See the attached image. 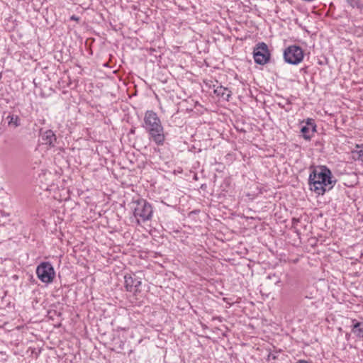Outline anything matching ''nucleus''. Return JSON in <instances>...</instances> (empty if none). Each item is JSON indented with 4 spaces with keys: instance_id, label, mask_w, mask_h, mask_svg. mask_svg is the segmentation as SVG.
Segmentation results:
<instances>
[{
    "instance_id": "12",
    "label": "nucleus",
    "mask_w": 363,
    "mask_h": 363,
    "mask_svg": "<svg viewBox=\"0 0 363 363\" xmlns=\"http://www.w3.org/2000/svg\"><path fill=\"white\" fill-rule=\"evenodd\" d=\"M352 158L363 162V144L357 145L356 149L352 152Z\"/></svg>"
},
{
    "instance_id": "7",
    "label": "nucleus",
    "mask_w": 363,
    "mask_h": 363,
    "mask_svg": "<svg viewBox=\"0 0 363 363\" xmlns=\"http://www.w3.org/2000/svg\"><path fill=\"white\" fill-rule=\"evenodd\" d=\"M316 127L314 120L312 118H307L306 121H303L301 123L300 131L303 138L306 140H310L314 133L316 132Z\"/></svg>"
},
{
    "instance_id": "10",
    "label": "nucleus",
    "mask_w": 363,
    "mask_h": 363,
    "mask_svg": "<svg viewBox=\"0 0 363 363\" xmlns=\"http://www.w3.org/2000/svg\"><path fill=\"white\" fill-rule=\"evenodd\" d=\"M214 93L218 96L223 98L224 100L229 101V99L231 96V91L228 88H225L223 86H218L215 90Z\"/></svg>"
},
{
    "instance_id": "15",
    "label": "nucleus",
    "mask_w": 363,
    "mask_h": 363,
    "mask_svg": "<svg viewBox=\"0 0 363 363\" xmlns=\"http://www.w3.org/2000/svg\"><path fill=\"white\" fill-rule=\"evenodd\" d=\"M300 220L298 218H292V226L295 227L299 223Z\"/></svg>"
},
{
    "instance_id": "8",
    "label": "nucleus",
    "mask_w": 363,
    "mask_h": 363,
    "mask_svg": "<svg viewBox=\"0 0 363 363\" xmlns=\"http://www.w3.org/2000/svg\"><path fill=\"white\" fill-rule=\"evenodd\" d=\"M125 287L128 291L137 293L140 291L141 279L135 274H126L124 277Z\"/></svg>"
},
{
    "instance_id": "14",
    "label": "nucleus",
    "mask_w": 363,
    "mask_h": 363,
    "mask_svg": "<svg viewBox=\"0 0 363 363\" xmlns=\"http://www.w3.org/2000/svg\"><path fill=\"white\" fill-rule=\"evenodd\" d=\"M347 2L352 8H357L359 10L363 9V4L360 0H347Z\"/></svg>"
},
{
    "instance_id": "5",
    "label": "nucleus",
    "mask_w": 363,
    "mask_h": 363,
    "mask_svg": "<svg viewBox=\"0 0 363 363\" xmlns=\"http://www.w3.org/2000/svg\"><path fill=\"white\" fill-rule=\"evenodd\" d=\"M36 274L38 279L43 283L50 284L52 282L55 272L52 265L49 262L40 263L36 269Z\"/></svg>"
},
{
    "instance_id": "13",
    "label": "nucleus",
    "mask_w": 363,
    "mask_h": 363,
    "mask_svg": "<svg viewBox=\"0 0 363 363\" xmlns=\"http://www.w3.org/2000/svg\"><path fill=\"white\" fill-rule=\"evenodd\" d=\"M8 124L9 126L17 128L21 125L20 118L16 115L9 114L7 116Z\"/></svg>"
},
{
    "instance_id": "2",
    "label": "nucleus",
    "mask_w": 363,
    "mask_h": 363,
    "mask_svg": "<svg viewBox=\"0 0 363 363\" xmlns=\"http://www.w3.org/2000/svg\"><path fill=\"white\" fill-rule=\"evenodd\" d=\"M143 127L149 134L150 140H153L157 145L164 144L165 140L164 128L155 111L149 110L145 112Z\"/></svg>"
},
{
    "instance_id": "9",
    "label": "nucleus",
    "mask_w": 363,
    "mask_h": 363,
    "mask_svg": "<svg viewBox=\"0 0 363 363\" xmlns=\"http://www.w3.org/2000/svg\"><path fill=\"white\" fill-rule=\"evenodd\" d=\"M43 144L54 147L57 143V137L52 130H47L41 134Z\"/></svg>"
},
{
    "instance_id": "1",
    "label": "nucleus",
    "mask_w": 363,
    "mask_h": 363,
    "mask_svg": "<svg viewBox=\"0 0 363 363\" xmlns=\"http://www.w3.org/2000/svg\"><path fill=\"white\" fill-rule=\"evenodd\" d=\"M336 182L337 180L330 169L323 165L313 168L308 177L310 190L318 195H324L325 192L330 191Z\"/></svg>"
},
{
    "instance_id": "16",
    "label": "nucleus",
    "mask_w": 363,
    "mask_h": 363,
    "mask_svg": "<svg viewBox=\"0 0 363 363\" xmlns=\"http://www.w3.org/2000/svg\"><path fill=\"white\" fill-rule=\"evenodd\" d=\"M70 20L78 21L79 20V17H78V16H77L75 15H72L70 17Z\"/></svg>"
},
{
    "instance_id": "6",
    "label": "nucleus",
    "mask_w": 363,
    "mask_h": 363,
    "mask_svg": "<svg viewBox=\"0 0 363 363\" xmlns=\"http://www.w3.org/2000/svg\"><path fill=\"white\" fill-rule=\"evenodd\" d=\"M271 54L268 49L267 45L261 42L256 45L253 50V58L255 62L264 65L269 62L270 60Z\"/></svg>"
},
{
    "instance_id": "4",
    "label": "nucleus",
    "mask_w": 363,
    "mask_h": 363,
    "mask_svg": "<svg viewBox=\"0 0 363 363\" xmlns=\"http://www.w3.org/2000/svg\"><path fill=\"white\" fill-rule=\"evenodd\" d=\"M284 61L290 65H298L303 59V49L298 45H290L284 50Z\"/></svg>"
},
{
    "instance_id": "11",
    "label": "nucleus",
    "mask_w": 363,
    "mask_h": 363,
    "mask_svg": "<svg viewBox=\"0 0 363 363\" xmlns=\"http://www.w3.org/2000/svg\"><path fill=\"white\" fill-rule=\"evenodd\" d=\"M352 332L358 337H363V322L352 320Z\"/></svg>"
},
{
    "instance_id": "3",
    "label": "nucleus",
    "mask_w": 363,
    "mask_h": 363,
    "mask_svg": "<svg viewBox=\"0 0 363 363\" xmlns=\"http://www.w3.org/2000/svg\"><path fill=\"white\" fill-rule=\"evenodd\" d=\"M133 204L134 205L133 215L138 222L139 219L143 222L151 219L153 213L152 207L146 200L138 199L133 201Z\"/></svg>"
}]
</instances>
